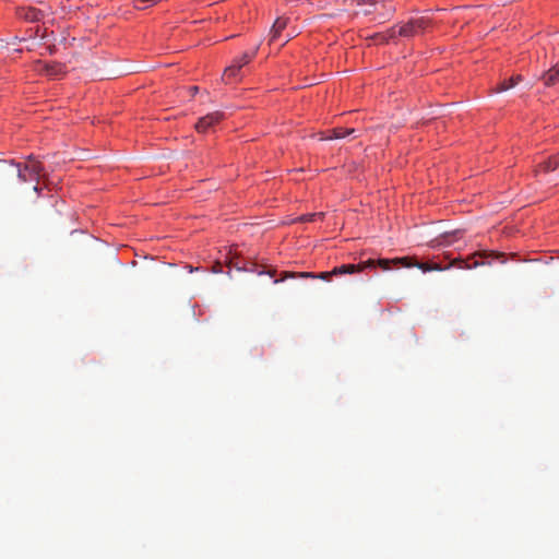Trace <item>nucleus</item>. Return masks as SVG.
Segmentation results:
<instances>
[{
  "label": "nucleus",
  "mask_w": 559,
  "mask_h": 559,
  "mask_svg": "<svg viewBox=\"0 0 559 559\" xmlns=\"http://www.w3.org/2000/svg\"><path fill=\"white\" fill-rule=\"evenodd\" d=\"M8 171L11 174H15L20 182L35 180L33 176L29 175V171L25 169V166L21 168L20 164L11 163L8 167Z\"/></svg>",
  "instance_id": "9b49d317"
},
{
  "label": "nucleus",
  "mask_w": 559,
  "mask_h": 559,
  "mask_svg": "<svg viewBox=\"0 0 559 559\" xmlns=\"http://www.w3.org/2000/svg\"><path fill=\"white\" fill-rule=\"evenodd\" d=\"M383 8L385 9V13L383 14V16L390 17L395 12V8L394 7H392V5L386 7L384 2H383Z\"/></svg>",
  "instance_id": "412c9836"
},
{
  "label": "nucleus",
  "mask_w": 559,
  "mask_h": 559,
  "mask_svg": "<svg viewBox=\"0 0 559 559\" xmlns=\"http://www.w3.org/2000/svg\"><path fill=\"white\" fill-rule=\"evenodd\" d=\"M355 131L356 130L354 128L337 127L331 130V135H329L328 139H343L355 133ZM321 140H326V138H322Z\"/></svg>",
  "instance_id": "a211bd4d"
},
{
  "label": "nucleus",
  "mask_w": 559,
  "mask_h": 559,
  "mask_svg": "<svg viewBox=\"0 0 559 559\" xmlns=\"http://www.w3.org/2000/svg\"><path fill=\"white\" fill-rule=\"evenodd\" d=\"M322 215H323V213H313V214L304 215L300 219L305 221V222H311L316 217H322Z\"/></svg>",
  "instance_id": "aec40b11"
},
{
  "label": "nucleus",
  "mask_w": 559,
  "mask_h": 559,
  "mask_svg": "<svg viewBox=\"0 0 559 559\" xmlns=\"http://www.w3.org/2000/svg\"><path fill=\"white\" fill-rule=\"evenodd\" d=\"M287 32H289V34H294V37L298 35V31L295 27L289 28Z\"/></svg>",
  "instance_id": "b1692460"
},
{
  "label": "nucleus",
  "mask_w": 559,
  "mask_h": 559,
  "mask_svg": "<svg viewBox=\"0 0 559 559\" xmlns=\"http://www.w3.org/2000/svg\"><path fill=\"white\" fill-rule=\"evenodd\" d=\"M240 68H238V66L236 63H233L231 66H229L228 68L225 69V72L223 74V81L225 83H233L234 81H236L238 79V74L240 72Z\"/></svg>",
  "instance_id": "f3484780"
},
{
  "label": "nucleus",
  "mask_w": 559,
  "mask_h": 559,
  "mask_svg": "<svg viewBox=\"0 0 559 559\" xmlns=\"http://www.w3.org/2000/svg\"><path fill=\"white\" fill-rule=\"evenodd\" d=\"M476 257H481L483 258V257H487V254L486 253L474 254L473 257H471L467 260H465V259H454L450 265L451 266H455V267L461 269V270H469V269H474V267L485 263L484 261L480 262L478 260H475Z\"/></svg>",
  "instance_id": "6e6552de"
},
{
  "label": "nucleus",
  "mask_w": 559,
  "mask_h": 559,
  "mask_svg": "<svg viewBox=\"0 0 559 559\" xmlns=\"http://www.w3.org/2000/svg\"><path fill=\"white\" fill-rule=\"evenodd\" d=\"M559 168V153L549 157L547 160L540 163L537 168L535 169V173L543 170L546 173L555 171Z\"/></svg>",
  "instance_id": "ddd939ff"
},
{
  "label": "nucleus",
  "mask_w": 559,
  "mask_h": 559,
  "mask_svg": "<svg viewBox=\"0 0 559 559\" xmlns=\"http://www.w3.org/2000/svg\"><path fill=\"white\" fill-rule=\"evenodd\" d=\"M289 19L286 16H280L273 23L270 32V44H274L282 39L283 32L288 27Z\"/></svg>",
  "instance_id": "0eeeda50"
},
{
  "label": "nucleus",
  "mask_w": 559,
  "mask_h": 559,
  "mask_svg": "<svg viewBox=\"0 0 559 559\" xmlns=\"http://www.w3.org/2000/svg\"><path fill=\"white\" fill-rule=\"evenodd\" d=\"M523 80L522 75L518 74L514 76H511L509 80H503L496 88V93L506 92L510 88H513L518 83H520Z\"/></svg>",
  "instance_id": "2eb2a0df"
},
{
  "label": "nucleus",
  "mask_w": 559,
  "mask_h": 559,
  "mask_svg": "<svg viewBox=\"0 0 559 559\" xmlns=\"http://www.w3.org/2000/svg\"><path fill=\"white\" fill-rule=\"evenodd\" d=\"M293 38H294V34H289V32H287L286 34H283L282 39H281L282 40L281 46L285 45Z\"/></svg>",
  "instance_id": "4be33fe9"
},
{
  "label": "nucleus",
  "mask_w": 559,
  "mask_h": 559,
  "mask_svg": "<svg viewBox=\"0 0 559 559\" xmlns=\"http://www.w3.org/2000/svg\"><path fill=\"white\" fill-rule=\"evenodd\" d=\"M255 55V49L252 52H245L239 59H236L234 63L238 66V68H242L247 63L251 61V59Z\"/></svg>",
  "instance_id": "6ab92c4d"
},
{
  "label": "nucleus",
  "mask_w": 559,
  "mask_h": 559,
  "mask_svg": "<svg viewBox=\"0 0 559 559\" xmlns=\"http://www.w3.org/2000/svg\"><path fill=\"white\" fill-rule=\"evenodd\" d=\"M238 271L245 270L252 273H257L258 275L267 274L270 277H274L276 270L273 267H266L264 265H258L255 263H251L250 267L239 266L238 264L234 265Z\"/></svg>",
  "instance_id": "9d476101"
},
{
  "label": "nucleus",
  "mask_w": 559,
  "mask_h": 559,
  "mask_svg": "<svg viewBox=\"0 0 559 559\" xmlns=\"http://www.w3.org/2000/svg\"><path fill=\"white\" fill-rule=\"evenodd\" d=\"M379 0H346L345 5L347 10H352L355 15L362 13L368 15L372 13Z\"/></svg>",
  "instance_id": "39448f33"
},
{
  "label": "nucleus",
  "mask_w": 559,
  "mask_h": 559,
  "mask_svg": "<svg viewBox=\"0 0 559 559\" xmlns=\"http://www.w3.org/2000/svg\"><path fill=\"white\" fill-rule=\"evenodd\" d=\"M397 36V32L394 27L388 29L383 33H376L370 38L377 44L388 43L390 39L395 38Z\"/></svg>",
  "instance_id": "dca6fc26"
},
{
  "label": "nucleus",
  "mask_w": 559,
  "mask_h": 559,
  "mask_svg": "<svg viewBox=\"0 0 559 559\" xmlns=\"http://www.w3.org/2000/svg\"><path fill=\"white\" fill-rule=\"evenodd\" d=\"M213 272H215V273L222 272V265L219 263L215 264L213 266Z\"/></svg>",
  "instance_id": "5701e85b"
},
{
  "label": "nucleus",
  "mask_w": 559,
  "mask_h": 559,
  "mask_svg": "<svg viewBox=\"0 0 559 559\" xmlns=\"http://www.w3.org/2000/svg\"><path fill=\"white\" fill-rule=\"evenodd\" d=\"M432 25V21L428 16H418L408 20L399 28L397 35L402 37H415L424 35Z\"/></svg>",
  "instance_id": "f03ea898"
},
{
  "label": "nucleus",
  "mask_w": 559,
  "mask_h": 559,
  "mask_svg": "<svg viewBox=\"0 0 559 559\" xmlns=\"http://www.w3.org/2000/svg\"><path fill=\"white\" fill-rule=\"evenodd\" d=\"M540 79L547 87L559 84V62L546 71Z\"/></svg>",
  "instance_id": "1a4fd4ad"
},
{
  "label": "nucleus",
  "mask_w": 559,
  "mask_h": 559,
  "mask_svg": "<svg viewBox=\"0 0 559 559\" xmlns=\"http://www.w3.org/2000/svg\"><path fill=\"white\" fill-rule=\"evenodd\" d=\"M224 119V114L221 111H214L200 118L195 123V130L200 133H205L210 128L218 123Z\"/></svg>",
  "instance_id": "423d86ee"
},
{
  "label": "nucleus",
  "mask_w": 559,
  "mask_h": 559,
  "mask_svg": "<svg viewBox=\"0 0 559 559\" xmlns=\"http://www.w3.org/2000/svg\"><path fill=\"white\" fill-rule=\"evenodd\" d=\"M51 13L52 12L50 11V9L47 5H45V8H43V9L27 5V7H20L16 10L17 16L27 22H39L45 16H47Z\"/></svg>",
  "instance_id": "20e7f679"
},
{
  "label": "nucleus",
  "mask_w": 559,
  "mask_h": 559,
  "mask_svg": "<svg viewBox=\"0 0 559 559\" xmlns=\"http://www.w3.org/2000/svg\"><path fill=\"white\" fill-rule=\"evenodd\" d=\"M374 264H376V262L373 261V259H369V260H367L365 262H360L358 264H343V265L334 267L330 272H322L319 275H316V274L310 273V272L295 273V272L285 271V272L281 273V277L280 278H275L274 280V283H278V282H283V281H285L287 278H296V277H301V278L319 277L321 280H326L328 281L332 276L346 275V274H355V273L361 272V271H364L366 269L372 267Z\"/></svg>",
  "instance_id": "f257e3e1"
},
{
  "label": "nucleus",
  "mask_w": 559,
  "mask_h": 559,
  "mask_svg": "<svg viewBox=\"0 0 559 559\" xmlns=\"http://www.w3.org/2000/svg\"><path fill=\"white\" fill-rule=\"evenodd\" d=\"M190 92H191L192 95H195L199 92V87L198 86H192V87H190Z\"/></svg>",
  "instance_id": "393cba45"
},
{
  "label": "nucleus",
  "mask_w": 559,
  "mask_h": 559,
  "mask_svg": "<svg viewBox=\"0 0 559 559\" xmlns=\"http://www.w3.org/2000/svg\"><path fill=\"white\" fill-rule=\"evenodd\" d=\"M373 261L376 262V264L372 267L379 266V267H381L384 271L390 270L391 269V264H399V265H402L404 267L417 266L418 269H421L424 272L432 271V270H439V271L443 270L438 264L429 265V264L420 263V262H412L408 258H396V259H393V260H390V259H378V260H373Z\"/></svg>",
  "instance_id": "7ed1b4c3"
},
{
  "label": "nucleus",
  "mask_w": 559,
  "mask_h": 559,
  "mask_svg": "<svg viewBox=\"0 0 559 559\" xmlns=\"http://www.w3.org/2000/svg\"><path fill=\"white\" fill-rule=\"evenodd\" d=\"M25 169L29 171V175H32L35 180L40 178L44 170L41 163L32 157H29L28 163L25 164Z\"/></svg>",
  "instance_id": "4468645a"
},
{
  "label": "nucleus",
  "mask_w": 559,
  "mask_h": 559,
  "mask_svg": "<svg viewBox=\"0 0 559 559\" xmlns=\"http://www.w3.org/2000/svg\"><path fill=\"white\" fill-rule=\"evenodd\" d=\"M44 71L47 76L51 79H59L66 73V67L61 63L53 62L46 64Z\"/></svg>",
  "instance_id": "f8f14e48"
}]
</instances>
